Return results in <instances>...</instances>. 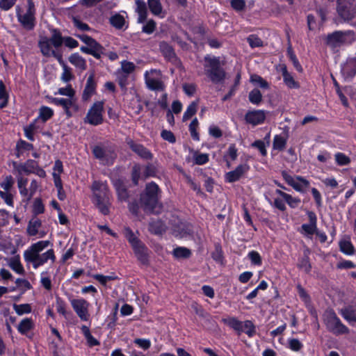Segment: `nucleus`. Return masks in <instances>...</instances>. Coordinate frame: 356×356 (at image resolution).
Masks as SVG:
<instances>
[{"label":"nucleus","instance_id":"20","mask_svg":"<svg viewBox=\"0 0 356 356\" xmlns=\"http://www.w3.org/2000/svg\"><path fill=\"white\" fill-rule=\"evenodd\" d=\"M94 74H91L86 81L85 88L83 92L82 99L83 101H88L95 94L96 90V83L94 79Z\"/></svg>","mask_w":356,"mask_h":356},{"label":"nucleus","instance_id":"53","mask_svg":"<svg viewBox=\"0 0 356 356\" xmlns=\"http://www.w3.org/2000/svg\"><path fill=\"white\" fill-rule=\"evenodd\" d=\"M334 159L338 165H346L350 163V159L345 154L337 152L334 154Z\"/></svg>","mask_w":356,"mask_h":356},{"label":"nucleus","instance_id":"59","mask_svg":"<svg viewBox=\"0 0 356 356\" xmlns=\"http://www.w3.org/2000/svg\"><path fill=\"white\" fill-rule=\"evenodd\" d=\"M44 211V204L41 199L36 198L33 202V212L35 215L42 213Z\"/></svg>","mask_w":356,"mask_h":356},{"label":"nucleus","instance_id":"4","mask_svg":"<svg viewBox=\"0 0 356 356\" xmlns=\"http://www.w3.org/2000/svg\"><path fill=\"white\" fill-rule=\"evenodd\" d=\"M62 45L60 33L54 30L50 38H41L38 42L40 51L44 56L51 57L58 51L57 49Z\"/></svg>","mask_w":356,"mask_h":356},{"label":"nucleus","instance_id":"52","mask_svg":"<svg viewBox=\"0 0 356 356\" xmlns=\"http://www.w3.org/2000/svg\"><path fill=\"white\" fill-rule=\"evenodd\" d=\"M124 18L123 16L115 14L113 16L111 17L110 22L116 29H122L124 24Z\"/></svg>","mask_w":356,"mask_h":356},{"label":"nucleus","instance_id":"1","mask_svg":"<svg viewBox=\"0 0 356 356\" xmlns=\"http://www.w3.org/2000/svg\"><path fill=\"white\" fill-rule=\"evenodd\" d=\"M50 244L49 241H39L32 243L23 253V257L26 265H31L33 269H38L48 261L54 264L56 257L52 248L42 252Z\"/></svg>","mask_w":356,"mask_h":356},{"label":"nucleus","instance_id":"19","mask_svg":"<svg viewBox=\"0 0 356 356\" xmlns=\"http://www.w3.org/2000/svg\"><path fill=\"white\" fill-rule=\"evenodd\" d=\"M341 73L346 79H351L356 74V56L347 60L341 67Z\"/></svg>","mask_w":356,"mask_h":356},{"label":"nucleus","instance_id":"38","mask_svg":"<svg viewBox=\"0 0 356 356\" xmlns=\"http://www.w3.org/2000/svg\"><path fill=\"white\" fill-rule=\"evenodd\" d=\"M148 6L152 14L160 15L163 11V7L160 0H147Z\"/></svg>","mask_w":356,"mask_h":356},{"label":"nucleus","instance_id":"25","mask_svg":"<svg viewBox=\"0 0 356 356\" xmlns=\"http://www.w3.org/2000/svg\"><path fill=\"white\" fill-rule=\"evenodd\" d=\"M135 254L138 259L143 264L147 261V248L141 243L139 242L137 244L132 246Z\"/></svg>","mask_w":356,"mask_h":356},{"label":"nucleus","instance_id":"3","mask_svg":"<svg viewBox=\"0 0 356 356\" xmlns=\"http://www.w3.org/2000/svg\"><path fill=\"white\" fill-rule=\"evenodd\" d=\"M27 7L24 9L19 6L16 8V15L18 22L24 29L33 30L35 26V9L33 0H27Z\"/></svg>","mask_w":356,"mask_h":356},{"label":"nucleus","instance_id":"58","mask_svg":"<svg viewBox=\"0 0 356 356\" xmlns=\"http://www.w3.org/2000/svg\"><path fill=\"white\" fill-rule=\"evenodd\" d=\"M247 40L252 48L263 46V41L255 35H249L247 38Z\"/></svg>","mask_w":356,"mask_h":356},{"label":"nucleus","instance_id":"42","mask_svg":"<svg viewBox=\"0 0 356 356\" xmlns=\"http://www.w3.org/2000/svg\"><path fill=\"white\" fill-rule=\"evenodd\" d=\"M53 115L54 111L48 106H42L39 109V118H41L43 122H46L50 119Z\"/></svg>","mask_w":356,"mask_h":356},{"label":"nucleus","instance_id":"48","mask_svg":"<svg viewBox=\"0 0 356 356\" xmlns=\"http://www.w3.org/2000/svg\"><path fill=\"white\" fill-rule=\"evenodd\" d=\"M286 144V140L280 135H276L274 137L273 146L275 149L282 150Z\"/></svg>","mask_w":356,"mask_h":356},{"label":"nucleus","instance_id":"13","mask_svg":"<svg viewBox=\"0 0 356 356\" xmlns=\"http://www.w3.org/2000/svg\"><path fill=\"white\" fill-rule=\"evenodd\" d=\"M70 303L74 311L81 321H89L90 303L87 300L83 298L71 299Z\"/></svg>","mask_w":356,"mask_h":356},{"label":"nucleus","instance_id":"26","mask_svg":"<svg viewBox=\"0 0 356 356\" xmlns=\"http://www.w3.org/2000/svg\"><path fill=\"white\" fill-rule=\"evenodd\" d=\"M275 194L280 195L291 208H296L300 203V199L298 197H293L291 195L283 192L280 189L275 191Z\"/></svg>","mask_w":356,"mask_h":356},{"label":"nucleus","instance_id":"11","mask_svg":"<svg viewBox=\"0 0 356 356\" xmlns=\"http://www.w3.org/2000/svg\"><path fill=\"white\" fill-rule=\"evenodd\" d=\"M104 102H95L88 110L84 122L91 125L97 126L103 122Z\"/></svg>","mask_w":356,"mask_h":356},{"label":"nucleus","instance_id":"63","mask_svg":"<svg viewBox=\"0 0 356 356\" xmlns=\"http://www.w3.org/2000/svg\"><path fill=\"white\" fill-rule=\"evenodd\" d=\"M230 3L232 8L237 12L243 10L245 7V0H231Z\"/></svg>","mask_w":356,"mask_h":356},{"label":"nucleus","instance_id":"41","mask_svg":"<svg viewBox=\"0 0 356 356\" xmlns=\"http://www.w3.org/2000/svg\"><path fill=\"white\" fill-rule=\"evenodd\" d=\"M340 250L346 254L351 255L354 253V247L348 239H343L339 242Z\"/></svg>","mask_w":356,"mask_h":356},{"label":"nucleus","instance_id":"28","mask_svg":"<svg viewBox=\"0 0 356 356\" xmlns=\"http://www.w3.org/2000/svg\"><path fill=\"white\" fill-rule=\"evenodd\" d=\"M69 61L81 71H84L86 69V60L77 53L72 54L69 57Z\"/></svg>","mask_w":356,"mask_h":356},{"label":"nucleus","instance_id":"7","mask_svg":"<svg viewBox=\"0 0 356 356\" xmlns=\"http://www.w3.org/2000/svg\"><path fill=\"white\" fill-rule=\"evenodd\" d=\"M355 40L353 31H337L326 36L325 43L331 49H335L342 45L351 44Z\"/></svg>","mask_w":356,"mask_h":356},{"label":"nucleus","instance_id":"22","mask_svg":"<svg viewBox=\"0 0 356 356\" xmlns=\"http://www.w3.org/2000/svg\"><path fill=\"white\" fill-rule=\"evenodd\" d=\"M281 72L283 76V81L285 85L291 89H298L300 88V84L296 81L292 74L289 73L285 65L281 67Z\"/></svg>","mask_w":356,"mask_h":356},{"label":"nucleus","instance_id":"56","mask_svg":"<svg viewBox=\"0 0 356 356\" xmlns=\"http://www.w3.org/2000/svg\"><path fill=\"white\" fill-rule=\"evenodd\" d=\"M124 234L126 238L131 243V246H134V245H136L138 243L140 242L137 238V237L135 236V234L132 232V230L130 228H129V227H125L124 228Z\"/></svg>","mask_w":356,"mask_h":356},{"label":"nucleus","instance_id":"8","mask_svg":"<svg viewBox=\"0 0 356 356\" xmlns=\"http://www.w3.org/2000/svg\"><path fill=\"white\" fill-rule=\"evenodd\" d=\"M159 187L154 183L147 185L145 193L140 197V204L147 213H152L158 204Z\"/></svg>","mask_w":356,"mask_h":356},{"label":"nucleus","instance_id":"6","mask_svg":"<svg viewBox=\"0 0 356 356\" xmlns=\"http://www.w3.org/2000/svg\"><path fill=\"white\" fill-rule=\"evenodd\" d=\"M204 59L207 62L204 65L206 74L213 83H221L225 77V72L220 67L219 58L206 56Z\"/></svg>","mask_w":356,"mask_h":356},{"label":"nucleus","instance_id":"49","mask_svg":"<svg viewBox=\"0 0 356 356\" xmlns=\"http://www.w3.org/2000/svg\"><path fill=\"white\" fill-rule=\"evenodd\" d=\"M193 159L195 164L204 165L209 161V154L206 153H199L195 152L193 154Z\"/></svg>","mask_w":356,"mask_h":356},{"label":"nucleus","instance_id":"18","mask_svg":"<svg viewBox=\"0 0 356 356\" xmlns=\"http://www.w3.org/2000/svg\"><path fill=\"white\" fill-rule=\"evenodd\" d=\"M37 162L34 160H28L24 163L17 164L14 163V173L24 175L33 174L34 170L36 168Z\"/></svg>","mask_w":356,"mask_h":356},{"label":"nucleus","instance_id":"27","mask_svg":"<svg viewBox=\"0 0 356 356\" xmlns=\"http://www.w3.org/2000/svg\"><path fill=\"white\" fill-rule=\"evenodd\" d=\"M114 187L117 191L118 200L120 201H127L129 197L126 186L121 180H115L113 183Z\"/></svg>","mask_w":356,"mask_h":356},{"label":"nucleus","instance_id":"57","mask_svg":"<svg viewBox=\"0 0 356 356\" xmlns=\"http://www.w3.org/2000/svg\"><path fill=\"white\" fill-rule=\"evenodd\" d=\"M288 343L289 348L295 352L300 350L303 347V344L298 339L294 338L289 339Z\"/></svg>","mask_w":356,"mask_h":356},{"label":"nucleus","instance_id":"37","mask_svg":"<svg viewBox=\"0 0 356 356\" xmlns=\"http://www.w3.org/2000/svg\"><path fill=\"white\" fill-rule=\"evenodd\" d=\"M40 284L47 291H51L52 288L51 275L48 270L41 272L40 275Z\"/></svg>","mask_w":356,"mask_h":356},{"label":"nucleus","instance_id":"14","mask_svg":"<svg viewBox=\"0 0 356 356\" xmlns=\"http://www.w3.org/2000/svg\"><path fill=\"white\" fill-rule=\"evenodd\" d=\"M92 153L95 157L100 161L104 165H111L113 163L116 155L109 149H104L101 146H95L92 149Z\"/></svg>","mask_w":356,"mask_h":356},{"label":"nucleus","instance_id":"64","mask_svg":"<svg viewBox=\"0 0 356 356\" xmlns=\"http://www.w3.org/2000/svg\"><path fill=\"white\" fill-rule=\"evenodd\" d=\"M156 29V23L154 20L150 19L147 22V23L143 26V32L151 34Z\"/></svg>","mask_w":356,"mask_h":356},{"label":"nucleus","instance_id":"44","mask_svg":"<svg viewBox=\"0 0 356 356\" xmlns=\"http://www.w3.org/2000/svg\"><path fill=\"white\" fill-rule=\"evenodd\" d=\"M239 332H245L249 337H252L255 334V327L250 321H245L242 323V330Z\"/></svg>","mask_w":356,"mask_h":356},{"label":"nucleus","instance_id":"33","mask_svg":"<svg viewBox=\"0 0 356 356\" xmlns=\"http://www.w3.org/2000/svg\"><path fill=\"white\" fill-rule=\"evenodd\" d=\"M41 220L37 218H33L30 220L27 227V234L29 236H35L38 234V229L41 227Z\"/></svg>","mask_w":356,"mask_h":356},{"label":"nucleus","instance_id":"17","mask_svg":"<svg viewBox=\"0 0 356 356\" xmlns=\"http://www.w3.org/2000/svg\"><path fill=\"white\" fill-rule=\"evenodd\" d=\"M266 115V113L264 110L249 111L245 115V120L247 123L256 126L264 123Z\"/></svg>","mask_w":356,"mask_h":356},{"label":"nucleus","instance_id":"29","mask_svg":"<svg viewBox=\"0 0 356 356\" xmlns=\"http://www.w3.org/2000/svg\"><path fill=\"white\" fill-rule=\"evenodd\" d=\"M309 224H303L302 229L307 234H313L316 229V216L314 212H309Z\"/></svg>","mask_w":356,"mask_h":356},{"label":"nucleus","instance_id":"21","mask_svg":"<svg viewBox=\"0 0 356 356\" xmlns=\"http://www.w3.org/2000/svg\"><path fill=\"white\" fill-rule=\"evenodd\" d=\"M127 144L133 152L145 159H150L152 157L150 152L142 145L136 143L132 140H129Z\"/></svg>","mask_w":356,"mask_h":356},{"label":"nucleus","instance_id":"45","mask_svg":"<svg viewBox=\"0 0 356 356\" xmlns=\"http://www.w3.org/2000/svg\"><path fill=\"white\" fill-rule=\"evenodd\" d=\"M250 81L254 85L259 86L261 88L268 89L269 88L268 83L266 80H264L261 76L257 74L251 75Z\"/></svg>","mask_w":356,"mask_h":356},{"label":"nucleus","instance_id":"15","mask_svg":"<svg viewBox=\"0 0 356 356\" xmlns=\"http://www.w3.org/2000/svg\"><path fill=\"white\" fill-rule=\"evenodd\" d=\"M171 229L172 234L180 238L191 236L193 232L191 225L181 222L179 219L175 220Z\"/></svg>","mask_w":356,"mask_h":356},{"label":"nucleus","instance_id":"5","mask_svg":"<svg viewBox=\"0 0 356 356\" xmlns=\"http://www.w3.org/2000/svg\"><path fill=\"white\" fill-rule=\"evenodd\" d=\"M145 83L152 91L163 92L165 89V77L159 70L151 69L144 73Z\"/></svg>","mask_w":356,"mask_h":356},{"label":"nucleus","instance_id":"31","mask_svg":"<svg viewBox=\"0 0 356 356\" xmlns=\"http://www.w3.org/2000/svg\"><path fill=\"white\" fill-rule=\"evenodd\" d=\"M34 328V323L30 318L22 319L17 325V330L22 334L26 335L27 333Z\"/></svg>","mask_w":356,"mask_h":356},{"label":"nucleus","instance_id":"35","mask_svg":"<svg viewBox=\"0 0 356 356\" xmlns=\"http://www.w3.org/2000/svg\"><path fill=\"white\" fill-rule=\"evenodd\" d=\"M17 177V186L19 193L22 196L25 197L29 195V190L26 188L28 179L25 178L23 175L15 173Z\"/></svg>","mask_w":356,"mask_h":356},{"label":"nucleus","instance_id":"60","mask_svg":"<svg viewBox=\"0 0 356 356\" xmlns=\"http://www.w3.org/2000/svg\"><path fill=\"white\" fill-rule=\"evenodd\" d=\"M298 266L306 273H309L312 268L311 264L307 257H302L300 259Z\"/></svg>","mask_w":356,"mask_h":356},{"label":"nucleus","instance_id":"10","mask_svg":"<svg viewBox=\"0 0 356 356\" xmlns=\"http://www.w3.org/2000/svg\"><path fill=\"white\" fill-rule=\"evenodd\" d=\"M337 11L344 22H348L356 17V1L355 0H337Z\"/></svg>","mask_w":356,"mask_h":356},{"label":"nucleus","instance_id":"12","mask_svg":"<svg viewBox=\"0 0 356 356\" xmlns=\"http://www.w3.org/2000/svg\"><path fill=\"white\" fill-rule=\"evenodd\" d=\"M282 176L290 186L299 193H305L309 187V181L301 176L293 177L286 171L282 172Z\"/></svg>","mask_w":356,"mask_h":356},{"label":"nucleus","instance_id":"32","mask_svg":"<svg viewBox=\"0 0 356 356\" xmlns=\"http://www.w3.org/2000/svg\"><path fill=\"white\" fill-rule=\"evenodd\" d=\"M166 225L160 220H152L149 224V230L155 234H159L164 232L166 229Z\"/></svg>","mask_w":356,"mask_h":356},{"label":"nucleus","instance_id":"23","mask_svg":"<svg viewBox=\"0 0 356 356\" xmlns=\"http://www.w3.org/2000/svg\"><path fill=\"white\" fill-rule=\"evenodd\" d=\"M8 266L16 273L19 275H24L25 270L20 261L19 255H15L6 259Z\"/></svg>","mask_w":356,"mask_h":356},{"label":"nucleus","instance_id":"24","mask_svg":"<svg viewBox=\"0 0 356 356\" xmlns=\"http://www.w3.org/2000/svg\"><path fill=\"white\" fill-rule=\"evenodd\" d=\"M339 314L349 323H356V309L352 306L346 307L339 310Z\"/></svg>","mask_w":356,"mask_h":356},{"label":"nucleus","instance_id":"61","mask_svg":"<svg viewBox=\"0 0 356 356\" xmlns=\"http://www.w3.org/2000/svg\"><path fill=\"white\" fill-rule=\"evenodd\" d=\"M60 40L62 41V44L64 43V44L66 47H67L70 49L76 48L79 45L78 42L75 39H74L71 37H64L63 38L60 35Z\"/></svg>","mask_w":356,"mask_h":356},{"label":"nucleus","instance_id":"9","mask_svg":"<svg viewBox=\"0 0 356 356\" xmlns=\"http://www.w3.org/2000/svg\"><path fill=\"white\" fill-rule=\"evenodd\" d=\"M327 329L334 334H343L349 332L348 328L343 325L332 309H327L323 316Z\"/></svg>","mask_w":356,"mask_h":356},{"label":"nucleus","instance_id":"55","mask_svg":"<svg viewBox=\"0 0 356 356\" xmlns=\"http://www.w3.org/2000/svg\"><path fill=\"white\" fill-rule=\"evenodd\" d=\"M93 278L98 281L101 284L106 286L107 282L115 280L118 277L115 275H103L101 274H95L93 276Z\"/></svg>","mask_w":356,"mask_h":356},{"label":"nucleus","instance_id":"39","mask_svg":"<svg viewBox=\"0 0 356 356\" xmlns=\"http://www.w3.org/2000/svg\"><path fill=\"white\" fill-rule=\"evenodd\" d=\"M222 321L225 324L227 325L237 332L242 330L243 322L238 321L236 318L228 317L223 318Z\"/></svg>","mask_w":356,"mask_h":356},{"label":"nucleus","instance_id":"34","mask_svg":"<svg viewBox=\"0 0 356 356\" xmlns=\"http://www.w3.org/2000/svg\"><path fill=\"white\" fill-rule=\"evenodd\" d=\"M79 111L77 99L74 97L66 98V115L71 117L72 113Z\"/></svg>","mask_w":356,"mask_h":356},{"label":"nucleus","instance_id":"30","mask_svg":"<svg viewBox=\"0 0 356 356\" xmlns=\"http://www.w3.org/2000/svg\"><path fill=\"white\" fill-rule=\"evenodd\" d=\"M136 12L138 15V22L143 23L147 15L146 4L142 0H136Z\"/></svg>","mask_w":356,"mask_h":356},{"label":"nucleus","instance_id":"47","mask_svg":"<svg viewBox=\"0 0 356 356\" xmlns=\"http://www.w3.org/2000/svg\"><path fill=\"white\" fill-rule=\"evenodd\" d=\"M8 95L6 90L3 82L0 80V108H3L6 106L8 104Z\"/></svg>","mask_w":356,"mask_h":356},{"label":"nucleus","instance_id":"46","mask_svg":"<svg viewBox=\"0 0 356 356\" xmlns=\"http://www.w3.org/2000/svg\"><path fill=\"white\" fill-rule=\"evenodd\" d=\"M136 65L132 62L127 61L126 60L121 61L120 70L126 75H128L134 72L136 70Z\"/></svg>","mask_w":356,"mask_h":356},{"label":"nucleus","instance_id":"16","mask_svg":"<svg viewBox=\"0 0 356 356\" xmlns=\"http://www.w3.org/2000/svg\"><path fill=\"white\" fill-rule=\"evenodd\" d=\"M250 166L248 164H240L234 170L225 173V180L228 183L237 181L248 172Z\"/></svg>","mask_w":356,"mask_h":356},{"label":"nucleus","instance_id":"36","mask_svg":"<svg viewBox=\"0 0 356 356\" xmlns=\"http://www.w3.org/2000/svg\"><path fill=\"white\" fill-rule=\"evenodd\" d=\"M238 156V149L236 147L234 144H231L226 152V154L224 155V158L227 162V166L228 168L231 167V163L229 161L230 159L232 161H235L237 159Z\"/></svg>","mask_w":356,"mask_h":356},{"label":"nucleus","instance_id":"50","mask_svg":"<svg viewBox=\"0 0 356 356\" xmlns=\"http://www.w3.org/2000/svg\"><path fill=\"white\" fill-rule=\"evenodd\" d=\"M248 98L252 104L258 105L262 100V95L258 89H254L250 92Z\"/></svg>","mask_w":356,"mask_h":356},{"label":"nucleus","instance_id":"51","mask_svg":"<svg viewBox=\"0 0 356 356\" xmlns=\"http://www.w3.org/2000/svg\"><path fill=\"white\" fill-rule=\"evenodd\" d=\"M78 37L83 42L87 44V47L92 49L95 47H98L99 45V44L96 40L87 35H79Z\"/></svg>","mask_w":356,"mask_h":356},{"label":"nucleus","instance_id":"54","mask_svg":"<svg viewBox=\"0 0 356 356\" xmlns=\"http://www.w3.org/2000/svg\"><path fill=\"white\" fill-rule=\"evenodd\" d=\"M13 309L18 315H23L31 312V307L29 304H14Z\"/></svg>","mask_w":356,"mask_h":356},{"label":"nucleus","instance_id":"43","mask_svg":"<svg viewBox=\"0 0 356 356\" xmlns=\"http://www.w3.org/2000/svg\"><path fill=\"white\" fill-rule=\"evenodd\" d=\"M197 102H193L187 107L183 115V121L189 120L197 112Z\"/></svg>","mask_w":356,"mask_h":356},{"label":"nucleus","instance_id":"62","mask_svg":"<svg viewBox=\"0 0 356 356\" xmlns=\"http://www.w3.org/2000/svg\"><path fill=\"white\" fill-rule=\"evenodd\" d=\"M14 184V180L11 175L6 176L3 181L0 184L1 187L5 191H10Z\"/></svg>","mask_w":356,"mask_h":356},{"label":"nucleus","instance_id":"40","mask_svg":"<svg viewBox=\"0 0 356 356\" xmlns=\"http://www.w3.org/2000/svg\"><path fill=\"white\" fill-rule=\"evenodd\" d=\"M173 256L177 259H186L191 257V252L184 247H178L173 250Z\"/></svg>","mask_w":356,"mask_h":356},{"label":"nucleus","instance_id":"2","mask_svg":"<svg viewBox=\"0 0 356 356\" xmlns=\"http://www.w3.org/2000/svg\"><path fill=\"white\" fill-rule=\"evenodd\" d=\"M92 202L100 213L108 215L111 206V193L106 182L94 181L91 185Z\"/></svg>","mask_w":356,"mask_h":356}]
</instances>
